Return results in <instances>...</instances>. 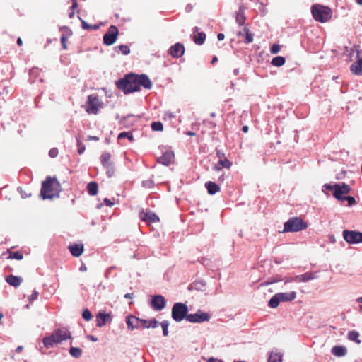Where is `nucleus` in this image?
I'll return each instance as SVG.
<instances>
[{
    "label": "nucleus",
    "mask_w": 362,
    "mask_h": 362,
    "mask_svg": "<svg viewBox=\"0 0 362 362\" xmlns=\"http://www.w3.org/2000/svg\"><path fill=\"white\" fill-rule=\"evenodd\" d=\"M188 312L187 306L182 303H176L172 308V317L176 322H181L187 319Z\"/></svg>",
    "instance_id": "0eeeda50"
},
{
    "label": "nucleus",
    "mask_w": 362,
    "mask_h": 362,
    "mask_svg": "<svg viewBox=\"0 0 362 362\" xmlns=\"http://www.w3.org/2000/svg\"><path fill=\"white\" fill-rule=\"evenodd\" d=\"M280 49L281 47L279 45L274 44L270 48V52L272 54H277Z\"/></svg>",
    "instance_id": "a18cd8bd"
},
{
    "label": "nucleus",
    "mask_w": 362,
    "mask_h": 362,
    "mask_svg": "<svg viewBox=\"0 0 362 362\" xmlns=\"http://www.w3.org/2000/svg\"><path fill=\"white\" fill-rule=\"evenodd\" d=\"M60 41H61V44H62L63 49H64V50L66 49H67V45H66L67 36L65 35H62L60 37Z\"/></svg>",
    "instance_id": "c03bdc74"
},
{
    "label": "nucleus",
    "mask_w": 362,
    "mask_h": 362,
    "mask_svg": "<svg viewBox=\"0 0 362 362\" xmlns=\"http://www.w3.org/2000/svg\"><path fill=\"white\" fill-rule=\"evenodd\" d=\"M346 200L348 202L349 206H352L353 204H356V200L354 197L351 196H344V201Z\"/></svg>",
    "instance_id": "49530a36"
},
{
    "label": "nucleus",
    "mask_w": 362,
    "mask_h": 362,
    "mask_svg": "<svg viewBox=\"0 0 362 362\" xmlns=\"http://www.w3.org/2000/svg\"><path fill=\"white\" fill-rule=\"evenodd\" d=\"M71 254L76 257H80L83 252V244H74L69 246Z\"/></svg>",
    "instance_id": "412c9836"
},
{
    "label": "nucleus",
    "mask_w": 362,
    "mask_h": 362,
    "mask_svg": "<svg viewBox=\"0 0 362 362\" xmlns=\"http://www.w3.org/2000/svg\"><path fill=\"white\" fill-rule=\"evenodd\" d=\"M235 19H236V22L240 25H243L245 23V17L243 11H241L240 9L237 13Z\"/></svg>",
    "instance_id": "c9c22d12"
},
{
    "label": "nucleus",
    "mask_w": 362,
    "mask_h": 362,
    "mask_svg": "<svg viewBox=\"0 0 362 362\" xmlns=\"http://www.w3.org/2000/svg\"><path fill=\"white\" fill-rule=\"evenodd\" d=\"M244 30L246 33L245 42H246V43L252 42L253 40V37H252V33H250L249 30L246 28H244Z\"/></svg>",
    "instance_id": "79ce46f5"
},
{
    "label": "nucleus",
    "mask_w": 362,
    "mask_h": 362,
    "mask_svg": "<svg viewBox=\"0 0 362 362\" xmlns=\"http://www.w3.org/2000/svg\"><path fill=\"white\" fill-rule=\"evenodd\" d=\"M151 129L153 131H162L163 125L160 122H153L151 123Z\"/></svg>",
    "instance_id": "ea45409f"
},
{
    "label": "nucleus",
    "mask_w": 362,
    "mask_h": 362,
    "mask_svg": "<svg viewBox=\"0 0 362 362\" xmlns=\"http://www.w3.org/2000/svg\"><path fill=\"white\" fill-rule=\"evenodd\" d=\"M49 155L51 158H55L58 155V150L56 148H53L49 150Z\"/></svg>",
    "instance_id": "8fccbe9b"
},
{
    "label": "nucleus",
    "mask_w": 362,
    "mask_h": 362,
    "mask_svg": "<svg viewBox=\"0 0 362 362\" xmlns=\"http://www.w3.org/2000/svg\"><path fill=\"white\" fill-rule=\"evenodd\" d=\"M218 165L220 167L215 168L217 170H220L223 168L229 169L232 165V163L225 157L224 158L218 160Z\"/></svg>",
    "instance_id": "c756f323"
},
{
    "label": "nucleus",
    "mask_w": 362,
    "mask_h": 362,
    "mask_svg": "<svg viewBox=\"0 0 362 362\" xmlns=\"http://www.w3.org/2000/svg\"><path fill=\"white\" fill-rule=\"evenodd\" d=\"M205 187L207 189L208 193L214 194L221 190L220 187L215 182L209 181L205 183Z\"/></svg>",
    "instance_id": "b1692460"
},
{
    "label": "nucleus",
    "mask_w": 362,
    "mask_h": 362,
    "mask_svg": "<svg viewBox=\"0 0 362 362\" xmlns=\"http://www.w3.org/2000/svg\"><path fill=\"white\" fill-rule=\"evenodd\" d=\"M69 353L71 356L74 358H78L82 354V350L80 348L77 347H71L69 349Z\"/></svg>",
    "instance_id": "f704fd0d"
},
{
    "label": "nucleus",
    "mask_w": 362,
    "mask_h": 362,
    "mask_svg": "<svg viewBox=\"0 0 362 362\" xmlns=\"http://www.w3.org/2000/svg\"><path fill=\"white\" fill-rule=\"evenodd\" d=\"M72 1V6H71V8L74 10V9H76L77 7H78V4H77V1L76 0H71Z\"/></svg>",
    "instance_id": "864d4df0"
},
{
    "label": "nucleus",
    "mask_w": 362,
    "mask_h": 362,
    "mask_svg": "<svg viewBox=\"0 0 362 362\" xmlns=\"http://www.w3.org/2000/svg\"><path fill=\"white\" fill-rule=\"evenodd\" d=\"M17 44L18 46H21L23 45V41L21 37H18L17 40Z\"/></svg>",
    "instance_id": "680f3d73"
},
{
    "label": "nucleus",
    "mask_w": 362,
    "mask_h": 362,
    "mask_svg": "<svg viewBox=\"0 0 362 362\" xmlns=\"http://www.w3.org/2000/svg\"><path fill=\"white\" fill-rule=\"evenodd\" d=\"M218 59L216 57H214L212 61H211V64H214L216 62H217Z\"/></svg>",
    "instance_id": "338daca9"
},
{
    "label": "nucleus",
    "mask_w": 362,
    "mask_h": 362,
    "mask_svg": "<svg viewBox=\"0 0 362 362\" xmlns=\"http://www.w3.org/2000/svg\"><path fill=\"white\" fill-rule=\"evenodd\" d=\"M6 281L12 286L18 287L23 282V279L20 276L8 275L6 277Z\"/></svg>",
    "instance_id": "4be33fe9"
},
{
    "label": "nucleus",
    "mask_w": 362,
    "mask_h": 362,
    "mask_svg": "<svg viewBox=\"0 0 362 362\" xmlns=\"http://www.w3.org/2000/svg\"><path fill=\"white\" fill-rule=\"evenodd\" d=\"M174 158V153L171 150H166L163 155L157 158L158 163L168 166L171 164Z\"/></svg>",
    "instance_id": "f3484780"
},
{
    "label": "nucleus",
    "mask_w": 362,
    "mask_h": 362,
    "mask_svg": "<svg viewBox=\"0 0 362 362\" xmlns=\"http://www.w3.org/2000/svg\"><path fill=\"white\" fill-rule=\"evenodd\" d=\"M43 344L46 348L53 347L57 343L55 341L54 338H52V334L49 337H46L43 339Z\"/></svg>",
    "instance_id": "7c9ffc66"
},
{
    "label": "nucleus",
    "mask_w": 362,
    "mask_h": 362,
    "mask_svg": "<svg viewBox=\"0 0 362 362\" xmlns=\"http://www.w3.org/2000/svg\"><path fill=\"white\" fill-rule=\"evenodd\" d=\"M7 252L9 254L8 259H16L18 260H21L23 258V255L22 252H12L10 249L7 250Z\"/></svg>",
    "instance_id": "473e14b6"
},
{
    "label": "nucleus",
    "mask_w": 362,
    "mask_h": 362,
    "mask_svg": "<svg viewBox=\"0 0 362 362\" xmlns=\"http://www.w3.org/2000/svg\"><path fill=\"white\" fill-rule=\"evenodd\" d=\"M217 38L218 40H223L225 38V35L223 33H218L217 35Z\"/></svg>",
    "instance_id": "5fc2aeb1"
},
{
    "label": "nucleus",
    "mask_w": 362,
    "mask_h": 362,
    "mask_svg": "<svg viewBox=\"0 0 362 362\" xmlns=\"http://www.w3.org/2000/svg\"><path fill=\"white\" fill-rule=\"evenodd\" d=\"M357 302H358V303H361V304H362V297H359V298H357ZM360 309H361V312H362V305L360 306Z\"/></svg>",
    "instance_id": "e2e57ef3"
},
{
    "label": "nucleus",
    "mask_w": 362,
    "mask_h": 362,
    "mask_svg": "<svg viewBox=\"0 0 362 362\" xmlns=\"http://www.w3.org/2000/svg\"><path fill=\"white\" fill-rule=\"evenodd\" d=\"M134 297V294L133 293H126L124 295V298H129V299H131Z\"/></svg>",
    "instance_id": "4d7b16f0"
},
{
    "label": "nucleus",
    "mask_w": 362,
    "mask_h": 362,
    "mask_svg": "<svg viewBox=\"0 0 362 362\" xmlns=\"http://www.w3.org/2000/svg\"><path fill=\"white\" fill-rule=\"evenodd\" d=\"M119 30L115 25H111L103 35V43L110 46L113 45L118 37Z\"/></svg>",
    "instance_id": "9b49d317"
},
{
    "label": "nucleus",
    "mask_w": 362,
    "mask_h": 362,
    "mask_svg": "<svg viewBox=\"0 0 362 362\" xmlns=\"http://www.w3.org/2000/svg\"><path fill=\"white\" fill-rule=\"evenodd\" d=\"M82 316L86 321H90L93 318L91 313L88 309H86L83 311Z\"/></svg>",
    "instance_id": "37998d69"
},
{
    "label": "nucleus",
    "mask_w": 362,
    "mask_h": 362,
    "mask_svg": "<svg viewBox=\"0 0 362 362\" xmlns=\"http://www.w3.org/2000/svg\"><path fill=\"white\" fill-rule=\"evenodd\" d=\"M110 318V315L109 314L99 313L96 315V326L98 327L104 326Z\"/></svg>",
    "instance_id": "5701e85b"
},
{
    "label": "nucleus",
    "mask_w": 362,
    "mask_h": 362,
    "mask_svg": "<svg viewBox=\"0 0 362 362\" xmlns=\"http://www.w3.org/2000/svg\"><path fill=\"white\" fill-rule=\"evenodd\" d=\"M38 292L36 291H33V293L28 297V300L30 302H33V300H36L38 297Z\"/></svg>",
    "instance_id": "de8ad7c7"
},
{
    "label": "nucleus",
    "mask_w": 362,
    "mask_h": 362,
    "mask_svg": "<svg viewBox=\"0 0 362 362\" xmlns=\"http://www.w3.org/2000/svg\"><path fill=\"white\" fill-rule=\"evenodd\" d=\"M185 51L184 45L180 42H177L170 47L168 54L173 58H180L184 54Z\"/></svg>",
    "instance_id": "2eb2a0df"
},
{
    "label": "nucleus",
    "mask_w": 362,
    "mask_h": 362,
    "mask_svg": "<svg viewBox=\"0 0 362 362\" xmlns=\"http://www.w3.org/2000/svg\"><path fill=\"white\" fill-rule=\"evenodd\" d=\"M88 338L90 339L92 341H96L98 340V339L93 335L88 336Z\"/></svg>",
    "instance_id": "13d9d810"
},
{
    "label": "nucleus",
    "mask_w": 362,
    "mask_h": 362,
    "mask_svg": "<svg viewBox=\"0 0 362 362\" xmlns=\"http://www.w3.org/2000/svg\"><path fill=\"white\" fill-rule=\"evenodd\" d=\"M57 344L71 338L70 332L66 329H58L52 334Z\"/></svg>",
    "instance_id": "4468645a"
},
{
    "label": "nucleus",
    "mask_w": 362,
    "mask_h": 362,
    "mask_svg": "<svg viewBox=\"0 0 362 362\" xmlns=\"http://www.w3.org/2000/svg\"><path fill=\"white\" fill-rule=\"evenodd\" d=\"M117 86L125 94H127L140 90L141 87L146 89H151L152 82L145 74L136 75L130 74L127 75L125 78L119 79L117 82Z\"/></svg>",
    "instance_id": "f257e3e1"
},
{
    "label": "nucleus",
    "mask_w": 362,
    "mask_h": 362,
    "mask_svg": "<svg viewBox=\"0 0 362 362\" xmlns=\"http://www.w3.org/2000/svg\"><path fill=\"white\" fill-rule=\"evenodd\" d=\"M199 30L198 27L194 28L192 38L195 44L202 45L205 41L206 34L204 32H199Z\"/></svg>",
    "instance_id": "6ab92c4d"
},
{
    "label": "nucleus",
    "mask_w": 362,
    "mask_h": 362,
    "mask_svg": "<svg viewBox=\"0 0 362 362\" xmlns=\"http://www.w3.org/2000/svg\"><path fill=\"white\" fill-rule=\"evenodd\" d=\"M88 193L90 196H95L98 194V185L95 182H90L87 185Z\"/></svg>",
    "instance_id": "bb28decb"
},
{
    "label": "nucleus",
    "mask_w": 362,
    "mask_h": 362,
    "mask_svg": "<svg viewBox=\"0 0 362 362\" xmlns=\"http://www.w3.org/2000/svg\"><path fill=\"white\" fill-rule=\"evenodd\" d=\"M141 219L148 223H157L160 221L159 217L151 211H141L139 214Z\"/></svg>",
    "instance_id": "dca6fc26"
},
{
    "label": "nucleus",
    "mask_w": 362,
    "mask_h": 362,
    "mask_svg": "<svg viewBox=\"0 0 362 362\" xmlns=\"http://www.w3.org/2000/svg\"><path fill=\"white\" fill-rule=\"evenodd\" d=\"M18 189L21 191V197H22L23 198H26V197H28V195H27L25 193H23V192H22V189H21V188H19Z\"/></svg>",
    "instance_id": "0e129e2a"
},
{
    "label": "nucleus",
    "mask_w": 362,
    "mask_h": 362,
    "mask_svg": "<svg viewBox=\"0 0 362 362\" xmlns=\"http://www.w3.org/2000/svg\"><path fill=\"white\" fill-rule=\"evenodd\" d=\"M211 316L207 313H203L199 310L194 314H189L187 316V320L192 323H201L209 321Z\"/></svg>",
    "instance_id": "f8f14e48"
},
{
    "label": "nucleus",
    "mask_w": 362,
    "mask_h": 362,
    "mask_svg": "<svg viewBox=\"0 0 362 362\" xmlns=\"http://www.w3.org/2000/svg\"><path fill=\"white\" fill-rule=\"evenodd\" d=\"M102 165L106 169V174L108 177H112L115 173V168L111 161V155L108 152H104L100 156Z\"/></svg>",
    "instance_id": "1a4fd4ad"
},
{
    "label": "nucleus",
    "mask_w": 362,
    "mask_h": 362,
    "mask_svg": "<svg viewBox=\"0 0 362 362\" xmlns=\"http://www.w3.org/2000/svg\"><path fill=\"white\" fill-rule=\"evenodd\" d=\"M88 140H95V141H98L99 139H98V137H97V136H89L88 137Z\"/></svg>",
    "instance_id": "bf43d9fd"
},
{
    "label": "nucleus",
    "mask_w": 362,
    "mask_h": 362,
    "mask_svg": "<svg viewBox=\"0 0 362 362\" xmlns=\"http://www.w3.org/2000/svg\"><path fill=\"white\" fill-rule=\"evenodd\" d=\"M285 58L281 56H278L272 59L271 64L274 66H281L285 64Z\"/></svg>",
    "instance_id": "72a5a7b5"
},
{
    "label": "nucleus",
    "mask_w": 362,
    "mask_h": 362,
    "mask_svg": "<svg viewBox=\"0 0 362 362\" xmlns=\"http://www.w3.org/2000/svg\"><path fill=\"white\" fill-rule=\"evenodd\" d=\"M296 298L295 291L287 293H278L274 295L269 301V306L276 308L281 302H290Z\"/></svg>",
    "instance_id": "423d86ee"
},
{
    "label": "nucleus",
    "mask_w": 362,
    "mask_h": 362,
    "mask_svg": "<svg viewBox=\"0 0 362 362\" xmlns=\"http://www.w3.org/2000/svg\"><path fill=\"white\" fill-rule=\"evenodd\" d=\"M315 275L312 272H307L302 275H298L295 277V281L305 282L315 279Z\"/></svg>",
    "instance_id": "a878e982"
},
{
    "label": "nucleus",
    "mask_w": 362,
    "mask_h": 362,
    "mask_svg": "<svg viewBox=\"0 0 362 362\" xmlns=\"http://www.w3.org/2000/svg\"><path fill=\"white\" fill-rule=\"evenodd\" d=\"M103 106V103L95 95H90L88 97L86 110L88 114L96 115Z\"/></svg>",
    "instance_id": "6e6552de"
},
{
    "label": "nucleus",
    "mask_w": 362,
    "mask_h": 362,
    "mask_svg": "<svg viewBox=\"0 0 362 362\" xmlns=\"http://www.w3.org/2000/svg\"><path fill=\"white\" fill-rule=\"evenodd\" d=\"M199 284H202V286H204L201 282H194V286L195 288H197Z\"/></svg>",
    "instance_id": "69168bd1"
},
{
    "label": "nucleus",
    "mask_w": 362,
    "mask_h": 362,
    "mask_svg": "<svg viewBox=\"0 0 362 362\" xmlns=\"http://www.w3.org/2000/svg\"><path fill=\"white\" fill-rule=\"evenodd\" d=\"M158 325L159 322L155 318H152L150 320L140 319L141 329L156 328Z\"/></svg>",
    "instance_id": "aec40b11"
},
{
    "label": "nucleus",
    "mask_w": 362,
    "mask_h": 362,
    "mask_svg": "<svg viewBox=\"0 0 362 362\" xmlns=\"http://www.w3.org/2000/svg\"><path fill=\"white\" fill-rule=\"evenodd\" d=\"M61 191V185L57 178L49 176L42 183L40 195L43 199H52L56 197H59Z\"/></svg>",
    "instance_id": "f03ea898"
},
{
    "label": "nucleus",
    "mask_w": 362,
    "mask_h": 362,
    "mask_svg": "<svg viewBox=\"0 0 362 362\" xmlns=\"http://www.w3.org/2000/svg\"><path fill=\"white\" fill-rule=\"evenodd\" d=\"M104 202H105V205L107 206H112L114 205V203L111 200H110L107 198H105L104 199Z\"/></svg>",
    "instance_id": "603ef678"
},
{
    "label": "nucleus",
    "mask_w": 362,
    "mask_h": 362,
    "mask_svg": "<svg viewBox=\"0 0 362 362\" xmlns=\"http://www.w3.org/2000/svg\"><path fill=\"white\" fill-rule=\"evenodd\" d=\"M209 362H223L222 360H219V359H216V358H211L209 360Z\"/></svg>",
    "instance_id": "6e6d98bb"
},
{
    "label": "nucleus",
    "mask_w": 362,
    "mask_h": 362,
    "mask_svg": "<svg viewBox=\"0 0 362 362\" xmlns=\"http://www.w3.org/2000/svg\"><path fill=\"white\" fill-rule=\"evenodd\" d=\"M282 355L280 353L272 351L268 358V362H281Z\"/></svg>",
    "instance_id": "2f4dec72"
},
{
    "label": "nucleus",
    "mask_w": 362,
    "mask_h": 362,
    "mask_svg": "<svg viewBox=\"0 0 362 362\" xmlns=\"http://www.w3.org/2000/svg\"><path fill=\"white\" fill-rule=\"evenodd\" d=\"M351 71L357 75L362 74V58L359 59L356 62L352 64L350 66Z\"/></svg>",
    "instance_id": "393cba45"
},
{
    "label": "nucleus",
    "mask_w": 362,
    "mask_h": 362,
    "mask_svg": "<svg viewBox=\"0 0 362 362\" xmlns=\"http://www.w3.org/2000/svg\"><path fill=\"white\" fill-rule=\"evenodd\" d=\"M242 130L243 132L247 133L249 130V128L247 126H243Z\"/></svg>",
    "instance_id": "052dcab7"
},
{
    "label": "nucleus",
    "mask_w": 362,
    "mask_h": 362,
    "mask_svg": "<svg viewBox=\"0 0 362 362\" xmlns=\"http://www.w3.org/2000/svg\"><path fill=\"white\" fill-rule=\"evenodd\" d=\"M126 322L129 330H133L134 329H141L140 318L139 317L132 315H128L126 318Z\"/></svg>",
    "instance_id": "a211bd4d"
},
{
    "label": "nucleus",
    "mask_w": 362,
    "mask_h": 362,
    "mask_svg": "<svg viewBox=\"0 0 362 362\" xmlns=\"http://www.w3.org/2000/svg\"><path fill=\"white\" fill-rule=\"evenodd\" d=\"M327 190L334 191L333 196L339 201H344V194H347L351 191V187L349 185L345 183L341 184H325L323 186Z\"/></svg>",
    "instance_id": "39448f33"
},
{
    "label": "nucleus",
    "mask_w": 362,
    "mask_h": 362,
    "mask_svg": "<svg viewBox=\"0 0 362 362\" xmlns=\"http://www.w3.org/2000/svg\"><path fill=\"white\" fill-rule=\"evenodd\" d=\"M216 155L218 157L219 160H221L225 158V154L221 150H216Z\"/></svg>",
    "instance_id": "3c124183"
},
{
    "label": "nucleus",
    "mask_w": 362,
    "mask_h": 362,
    "mask_svg": "<svg viewBox=\"0 0 362 362\" xmlns=\"http://www.w3.org/2000/svg\"><path fill=\"white\" fill-rule=\"evenodd\" d=\"M81 26H82L83 29L88 30H98L100 28V25H90L83 20H81Z\"/></svg>",
    "instance_id": "e433bc0d"
},
{
    "label": "nucleus",
    "mask_w": 362,
    "mask_h": 362,
    "mask_svg": "<svg viewBox=\"0 0 362 362\" xmlns=\"http://www.w3.org/2000/svg\"><path fill=\"white\" fill-rule=\"evenodd\" d=\"M85 146L80 141H78V153L82 154L85 151Z\"/></svg>",
    "instance_id": "09e8293b"
},
{
    "label": "nucleus",
    "mask_w": 362,
    "mask_h": 362,
    "mask_svg": "<svg viewBox=\"0 0 362 362\" xmlns=\"http://www.w3.org/2000/svg\"><path fill=\"white\" fill-rule=\"evenodd\" d=\"M160 325H161V327H162V329H163V335L165 337H167L168 335V326H169L168 322L166 321V320L163 321L160 323Z\"/></svg>",
    "instance_id": "a19ab883"
},
{
    "label": "nucleus",
    "mask_w": 362,
    "mask_h": 362,
    "mask_svg": "<svg viewBox=\"0 0 362 362\" xmlns=\"http://www.w3.org/2000/svg\"><path fill=\"white\" fill-rule=\"evenodd\" d=\"M357 4L362 5V0H356Z\"/></svg>",
    "instance_id": "774afa93"
},
{
    "label": "nucleus",
    "mask_w": 362,
    "mask_h": 362,
    "mask_svg": "<svg viewBox=\"0 0 362 362\" xmlns=\"http://www.w3.org/2000/svg\"><path fill=\"white\" fill-rule=\"evenodd\" d=\"M360 334L358 332L355 330H351L348 332V339L350 341H354L356 344H359L361 343V340L359 339Z\"/></svg>",
    "instance_id": "c85d7f7f"
},
{
    "label": "nucleus",
    "mask_w": 362,
    "mask_h": 362,
    "mask_svg": "<svg viewBox=\"0 0 362 362\" xmlns=\"http://www.w3.org/2000/svg\"><path fill=\"white\" fill-rule=\"evenodd\" d=\"M115 49L117 50V52H121L122 54L125 55L129 54L130 52L129 47L127 45H124L116 47Z\"/></svg>",
    "instance_id": "4c0bfd02"
},
{
    "label": "nucleus",
    "mask_w": 362,
    "mask_h": 362,
    "mask_svg": "<svg viewBox=\"0 0 362 362\" xmlns=\"http://www.w3.org/2000/svg\"><path fill=\"white\" fill-rule=\"evenodd\" d=\"M124 138H127L130 141H134L133 135L130 132H123L119 134L117 137L119 141H121Z\"/></svg>",
    "instance_id": "58836bf2"
},
{
    "label": "nucleus",
    "mask_w": 362,
    "mask_h": 362,
    "mask_svg": "<svg viewBox=\"0 0 362 362\" xmlns=\"http://www.w3.org/2000/svg\"><path fill=\"white\" fill-rule=\"evenodd\" d=\"M311 12L314 19L320 23H325L331 19L332 10L325 6L315 4L311 7Z\"/></svg>",
    "instance_id": "7ed1b4c3"
},
{
    "label": "nucleus",
    "mask_w": 362,
    "mask_h": 362,
    "mask_svg": "<svg viewBox=\"0 0 362 362\" xmlns=\"http://www.w3.org/2000/svg\"><path fill=\"white\" fill-rule=\"evenodd\" d=\"M151 307L156 311H160L166 306V300L161 295H155L150 303Z\"/></svg>",
    "instance_id": "ddd939ff"
},
{
    "label": "nucleus",
    "mask_w": 362,
    "mask_h": 362,
    "mask_svg": "<svg viewBox=\"0 0 362 362\" xmlns=\"http://www.w3.org/2000/svg\"><path fill=\"white\" fill-rule=\"evenodd\" d=\"M308 224L300 217L289 218L284 225V233H294L306 229Z\"/></svg>",
    "instance_id": "20e7f679"
},
{
    "label": "nucleus",
    "mask_w": 362,
    "mask_h": 362,
    "mask_svg": "<svg viewBox=\"0 0 362 362\" xmlns=\"http://www.w3.org/2000/svg\"><path fill=\"white\" fill-rule=\"evenodd\" d=\"M332 353L336 356H343L346 353V349L341 346H335L332 349Z\"/></svg>",
    "instance_id": "cd10ccee"
},
{
    "label": "nucleus",
    "mask_w": 362,
    "mask_h": 362,
    "mask_svg": "<svg viewBox=\"0 0 362 362\" xmlns=\"http://www.w3.org/2000/svg\"><path fill=\"white\" fill-rule=\"evenodd\" d=\"M343 238L349 244H358L362 243V233L355 230H344Z\"/></svg>",
    "instance_id": "9d476101"
}]
</instances>
